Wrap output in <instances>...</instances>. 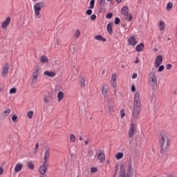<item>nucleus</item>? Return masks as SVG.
I'll use <instances>...</instances> for the list:
<instances>
[{"label":"nucleus","instance_id":"nucleus-38","mask_svg":"<svg viewBox=\"0 0 177 177\" xmlns=\"http://www.w3.org/2000/svg\"><path fill=\"white\" fill-rule=\"evenodd\" d=\"M12 122H15V124H16V122H17V115H12Z\"/></svg>","mask_w":177,"mask_h":177},{"label":"nucleus","instance_id":"nucleus-28","mask_svg":"<svg viewBox=\"0 0 177 177\" xmlns=\"http://www.w3.org/2000/svg\"><path fill=\"white\" fill-rule=\"evenodd\" d=\"M94 38L97 41H102V42H106V38L103 37L102 35H95Z\"/></svg>","mask_w":177,"mask_h":177},{"label":"nucleus","instance_id":"nucleus-44","mask_svg":"<svg viewBox=\"0 0 177 177\" xmlns=\"http://www.w3.org/2000/svg\"><path fill=\"white\" fill-rule=\"evenodd\" d=\"M121 20H120V18L116 17L115 19V24L118 25L120 23Z\"/></svg>","mask_w":177,"mask_h":177},{"label":"nucleus","instance_id":"nucleus-57","mask_svg":"<svg viewBox=\"0 0 177 177\" xmlns=\"http://www.w3.org/2000/svg\"><path fill=\"white\" fill-rule=\"evenodd\" d=\"M174 93L175 95H177V88H176V90L174 91Z\"/></svg>","mask_w":177,"mask_h":177},{"label":"nucleus","instance_id":"nucleus-2","mask_svg":"<svg viewBox=\"0 0 177 177\" xmlns=\"http://www.w3.org/2000/svg\"><path fill=\"white\" fill-rule=\"evenodd\" d=\"M141 107L142 103L140 102V93L139 92H136L134 95L133 109L131 116L133 120H138L139 114H140Z\"/></svg>","mask_w":177,"mask_h":177},{"label":"nucleus","instance_id":"nucleus-18","mask_svg":"<svg viewBox=\"0 0 177 177\" xmlns=\"http://www.w3.org/2000/svg\"><path fill=\"white\" fill-rule=\"evenodd\" d=\"M119 177H131L128 176V174H126L125 173V167L124 166H121L120 168V176Z\"/></svg>","mask_w":177,"mask_h":177},{"label":"nucleus","instance_id":"nucleus-34","mask_svg":"<svg viewBox=\"0 0 177 177\" xmlns=\"http://www.w3.org/2000/svg\"><path fill=\"white\" fill-rule=\"evenodd\" d=\"M27 115L28 117V118H30V120H31L32 118V115H34V111H30L28 112Z\"/></svg>","mask_w":177,"mask_h":177},{"label":"nucleus","instance_id":"nucleus-37","mask_svg":"<svg viewBox=\"0 0 177 177\" xmlns=\"http://www.w3.org/2000/svg\"><path fill=\"white\" fill-rule=\"evenodd\" d=\"M4 115H9L10 114V109H7L6 111H3Z\"/></svg>","mask_w":177,"mask_h":177},{"label":"nucleus","instance_id":"nucleus-25","mask_svg":"<svg viewBox=\"0 0 177 177\" xmlns=\"http://www.w3.org/2000/svg\"><path fill=\"white\" fill-rule=\"evenodd\" d=\"M142 49H145V44L143 43L138 44L136 48L137 52H142Z\"/></svg>","mask_w":177,"mask_h":177},{"label":"nucleus","instance_id":"nucleus-42","mask_svg":"<svg viewBox=\"0 0 177 177\" xmlns=\"http://www.w3.org/2000/svg\"><path fill=\"white\" fill-rule=\"evenodd\" d=\"M94 172H97V168H96V167H91V174H94Z\"/></svg>","mask_w":177,"mask_h":177},{"label":"nucleus","instance_id":"nucleus-14","mask_svg":"<svg viewBox=\"0 0 177 177\" xmlns=\"http://www.w3.org/2000/svg\"><path fill=\"white\" fill-rule=\"evenodd\" d=\"M109 89V86L104 84L102 88V95L104 96V99H107V90Z\"/></svg>","mask_w":177,"mask_h":177},{"label":"nucleus","instance_id":"nucleus-62","mask_svg":"<svg viewBox=\"0 0 177 177\" xmlns=\"http://www.w3.org/2000/svg\"><path fill=\"white\" fill-rule=\"evenodd\" d=\"M116 92H117V91H116V90H115V93H116Z\"/></svg>","mask_w":177,"mask_h":177},{"label":"nucleus","instance_id":"nucleus-40","mask_svg":"<svg viewBox=\"0 0 177 177\" xmlns=\"http://www.w3.org/2000/svg\"><path fill=\"white\" fill-rule=\"evenodd\" d=\"M106 5V0H100V6H105Z\"/></svg>","mask_w":177,"mask_h":177},{"label":"nucleus","instance_id":"nucleus-19","mask_svg":"<svg viewBox=\"0 0 177 177\" xmlns=\"http://www.w3.org/2000/svg\"><path fill=\"white\" fill-rule=\"evenodd\" d=\"M44 75H46V77H50V78H53V77H56V73L53 71H45L44 73Z\"/></svg>","mask_w":177,"mask_h":177},{"label":"nucleus","instance_id":"nucleus-3","mask_svg":"<svg viewBox=\"0 0 177 177\" xmlns=\"http://www.w3.org/2000/svg\"><path fill=\"white\" fill-rule=\"evenodd\" d=\"M136 121H138V120H133V118L131 117V122L130 124V129L129 130V138L130 139H133V136L135 135V133H136Z\"/></svg>","mask_w":177,"mask_h":177},{"label":"nucleus","instance_id":"nucleus-7","mask_svg":"<svg viewBox=\"0 0 177 177\" xmlns=\"http://www.w3.org/2000/svg\"><path fill=\"white\" fill-rule=\"evenodd\" d=\"M125 174L130 177L133 176V166L132 165V159H129L127 162Z\"/></svg>","mask_w":177,"mask_h":177},{"label":"nucleus","instance_id":"nucleus-24","mask_svg":"<svg viewBox=\"0 0 177 177\" xmlns=\"http://www.w3.org/2000/svg\"><path fill=\"white\" fill-rule=\"evenodd\" d=\"M40 62L45 64V63H48L49 62V59H48V57L46 55H41L39 58Z\"/></svg>","mask_w":177,"mask_h":177},{"label":"nucleus","instance_id":"nucleus-33","mask_svg":"<svg viewBox=\"0 0 177 177\" xmlns=\"http://www.w3.org/2000/svg\"><path fill=\"white\" fill-rule=\"evenodd\" d=\"M80 86L82 88H85V79L82 77L80 80Z\"/></svg>","mask_w":177,"mask_h":177},{"label":"nucleus","instance_id":"nucleus-49","mask_svg":"<svg viewBox=\"0 0 177 177\" xmlns=\"http://www.w3.org/2000/svg\"><path fill=\"white\" fill-rule=\"evenodd\" d=\"M135 78H138V73H133L132 75V79L135 80Z\"/></svg>","mask_w":177,"mask_h":177},{"label":"nucleus","instance_id":"nucleus-21","mask_svg":"<svg viewBox=\"0 0 177 177\" xmlns=\"http://www.w3.org/2000/svg\"><path fill=\"white\" fill-rule=\"evenodd\" d=\"M57 102H62V100L64 99V93H63V91L58 92L57 95Z\"/></svg>","mask_w":177,"mask_h":177},{"label":"nucleus","instance_id":"nucleus-1","mask_svg":"<svg viewBox=\"0 0 177 177\" xmlns=\"http://www.w3.org/2000/svg\"><path fill=\"white\" fill-rule=\"evenodd\" d=\"M171 140H169V136L168 133L165 131H162L159 136V145L160 146V153L161 154H165L169 149V143Z\"/></svg>","mask_w":177,"mask_h":177},{"label":"nucleus","instance_id":"nucleus-11","mask_svg":"<svg viewBox=\"0 0 177 177\" xmlns=\"http://www.w3.org/2000/svg\"><path fill=\"white\" fill-rule=\"evenodd\" d=\"M111 85L115 89L117 88V75L113 73L111 78Z\"/></svg>","mask_w":177,"mask_h":177},{"label":"nucleus","instance_id":"nucleus-41","mask_svg":"<svg viewBox=\"0 0 177 177\" xmlns=\"http://www.w3.org/2000/svg\"><path fill=\"white\" fill-rule=\"evenodd\" d=\"M120 115L121 118H124V117H125V111H124V109H122L120 111Z\"/></svg>","mask_w":177,"mask_h":177},{"label":"nucleus","instance_id":"nucleus-26","mask_svg":"<svg viewBox=\"0 0 177 177\" xmlns=\"http://www.w3.org/2000/svg\"><path fill=\"white\" fill-rule=\"evenodd\" d=\"M159 30H160V31H164L165 30V22L163 21H160L159 22Z\"/></svg>","mask_w":177,"mask_h":177},{"label":"nucleus","instance_id":"nucleus-4","mask_svg":"<svg viewBox=\"0 0 177 177\" xmlns=\"http://www.w3.org/2000/svg\"><path fill=\"white\" fill-rule=\"evenodd\" d=\"M149 84L153 89H157V75L156 73L151 72L149 73Z\"/></svg>","mask_w":177,"mask_h":177},{"label":"nucleus","instance_id":"nucleus-60","mask_svg":"<svg viewBox=\"0 0 177 177\" xmlns=\"http://www.w3.org/2000/svg\"><path fill=\"white\" fill-rule=\"evenodd\" d=\"M108 2H111L113 0H107Z\"/></svg>","mask_w":177,"mask_h":177},{"label":"nucleus","instance_id":"nucleus-10","mask_svg":"<svg viewBox=\"0 0 177 177\" xmlns=\"http://www.w3.org/2000/svg\"><path fill=\"white\" fill-rule=\"evenodd\" d=\"M10 66L9 63H5L2 68V76L6 77L8 73H9Z\"/></svg>","mask_w":177,"mask_h":177},{"label":"nucleus","instance_id":"nucleus-56","mask_svg":"<svg viewBox=\"0 0 177 177\" xmlns=\"http://www.w3.org/2000/svg\"><path fill=\"white\" fill-rule=\"evenodd\" d=\"M139 59H136L135 62H134V63H136V64H138V63H139Z\"/></svg>","mask_w":177,"mask_h":177},{"label":"nucleus","instance_id":"nucleus-48","mask_svg":"<svg viewBox=\"0 0 177 177\" xmlns=\"http://www.w3.org/2000/svg\"><path fill=\"white\" fill-rule=\"evenodd\" d=\"M91 20H96V15H92L91 16Z\"/></svg>","mask_w":177,"mask_h":177},{"label":"nucleus","instance_id":"nucleus-45","mask_svg":"<svg viewBox=\"0 0 177 177\" xmlns=\"http://www.w3.org/2000/svg\"><path fill=\"white\" fill-rule=\"evenodd\" d=\"M106 19H111V17H113V13L109 12V13L106 14Z\"/></svg>","mask_w":177,"mask_h":177},{"label":"nucleus","instance_id":"nucleus-63","mask_svg":"<svg viewBox=\"0 0 177 177\" xmlns=\"http://www.w3.org/2000/svg\"><path fill=\"white\" fill-rule=\"evenodd\" d=\"M0 91H2V88H0Z\"/></svg>","mask_w":177,"mask_h":177},{"label":"nucleus","instance_id":"nucleus-31","mask_svg":"<svg viewBox=\"0 0 177 177\" xmlns=\"http://www.w3.org/2000/svg\"><path fill=\"white\" fill-rule=\"evenodd\" d=\"M172 8H174V3L169 2L167 4V7H166L167 10H171Z\"/></svg>","mask_w":177,"mask_h":177},{"label":"nucleus","instance_id":"nucleus-32","mask_svg":"<svg viewBox=\"0 0 177 177\" xmlns=\"http://www.w3.org/2000/svg\"><path fill=\"white\" fill-rule=\"evenodd\" d=\"M75 136L74 134H71L70 135V142L71 143H74L75 142Z\"/></svg>","mask_w":177,"mask_h":177},{"label":"nucleus","instance_id":"nucleus-17","mask_svg":"<svg viewBox=\"0 0 177 177\" xmlns=\"http://www.w3.org/2000/svg\"><path fill=\"white\" fill-rule=\"evenodd\" d=\"M129 45H131V46H136V45H138V40H136L135 37H131L129 39Z\"/></svg>","mask_w":177,"mask_h":177},{"label":"nucleus","instance_id":"nucleus-55","mask_svg":"<svg viewBox=\"0 0 177 177\" xmlns=\"http://www.w3.org/2000/svg\"><path fill=\"white\" fill-rule=\"evenodd\" d=\"M116 1L118 2V3H121V2H122V0H116Z\"/></svg>","mask_w":177,"mask_h":177},{"label":"nucleus","instance_id":"nucleus-36","mask_svg":"<svg viewBox=\"0 0 177 177\" xmlns=\"http://www.w3.org/2000/svg\"><path fill=\"white\" fill-rule=\"evenodd\" d=\"M106 102L108 104H114V100H113L111 97L108 98Z\"/></svg>","mask_w":177,"mask_h":177},{"label":"nucleus","instance_id":"nucleus-20","mask_svg":"<svg viewBox=\"0 0 177 177\" xmlns=\"http://www.w3.org/2000/svg\"><path fill=\"white\" fill-rule=\"evenodd\" d=\"M23 169V163L18 162L15 167V172H20Z\"/></svg>","mask_w":177,"mask_h":177},{"label":"nucleus","instance_id":"nucleus-35","mask_svg":"<svg viewBox=\"0 0 177 177\" xmlns=\"http://www.w3.org/2000/svg\"><path fill=\"white\" fill-rule=\"evenodd\" d=\"M95 8V0H91L90 1V6L89 8L90 9H93Z\"/></svg>","mask_w":177,"mask_h":177},{"label":"nucleus","instance_id":"nucleus-54","mask_svg":"<svg viewBox=\"0 0 177 177\" xmlns=\"http://www.w3.org/2000/svg\"><path fill=\"white\" fill-rule=\"evenodd\" d=\"M89 143V139L86 140L85 145H88Z\"/></svg>","mask_w":177,"mask_h":177},{"label":"nucleus","instance_id":"nucleus-39","mask_svg":"<svg viewBox=\"0 0 177 177\" xmlns=\"http://www.w3.org/2000/svg\"><path fill=\"white\" fill-rule=\"evenodd\" d=\"M17 92V88H10V93L12 94V93H16Z\"/></svg>","mask_w":177,"mask_h":177},{"label":"nucleus","instance_id":"nucleus-64","mask_svg":"<svg viewBox=\"0 0 177 177\" xmlns=\"http://www.w3.org/2000/svg\"><path fill=\"white\" fill-rule=\"evenodd\" d=\"M77 177H80V176H77Z\"/></svg>","mask_w":177,"mask_h":177},{"label":"nucleus","instance_id":"nucleus-6","mask_svg":"<svg viewBox=\"0 0 177 177\" xmlns=\"http://www.w3.org/2000/svg\"><path fill=\"white\" fill-rule=\"evenodd\" d=\"M39 77V69L36 68L34 70V71L32 73V80L30 83V86L32 87L35 84H37V82L38 81V77Z\"/></svg>","mask_w":177,"mask_h":177},{"label":"nucleus","instance_id":"nucleus-13","mask_svg":"<svg viewBox=\"0 0 177 177\" xmlns=\"http://www.w3.org/2000/svg\"><path fill=\"white\" fill-rule=\"evenodd\" d=\"M161 63H162V56L158 55L155 60V67H156V68L160 67Z\"/></svg>","mask_w":177,"mask_h":177},{"label":"nucleus","instance_id":"nucleus-8","mask_svg":"<svg viewBox=\"0 0 177 177\" xmlns=\"http://www.w3.org/2000/svg\"><path fill=\"white\" fill-rule=\"evenodd\" d=\"M120 13L122 16H126L128 21H131V20H132V15L129 14V8H128V6H124L121 9Z\"/></svg>","mask_w":177,"mask_h":177},{"label":"nucleus","instance_id":"nucleus-9","mask_svg":"<svg viewBox=\"0 0 177 177\" xmlns=\"http://www.w3.org/2000/svg\"><path fill=\"white\" fill-rule=\"evenodd\" d=\"M49 167V163L43 162V164L39 168V172L41 175H45L48 172V168Z\"/></svg>","mask_w":177,"mask_h":177},{"label":"nucleus","instance_id":"nucleus-52","mask_svg":"<svg viewBox=\"0 0 177 177\" xmlns=\"http://www.w3.org/2000/svg\"><path fill=\"white\" fill-rule=\"evenodd\" d=\"M3 174V168L2 167H0V176Z\"/></svg>","mask_w":177,"mask_h":177},{"label":"nucleus","instance_id":"nucleus-23","mask_svg":"<svg viewBox=\"0 0 177 177\" xmlns=\"http://www.w3.org/2000/svg\"><path fill=\"white\" fill-rule=\"evenodd\" d=\"M106 30L109 32V34H110V35H111V34H113V24L109 23L107 24L106 26Z\"/></svg>","mask_w":177,"mask_h":177},{"label":"nucleus","instance_id":"nucleus-30","mask_svg":"<svg viewBox=\"0 0 177 177\" xmlns=\"http://www.w3.org/2000/svg\"><path fill=\"white\" fill-rule=\"evenodd\" d=\"M27 165L29 169H31V171H33V169L35 168V166L34 165V163L32 162V161H29L27 163Z\"/></svg>","mask_w":177,"mask_h":177},{"label":"nucleus","instance_id":"nucleus-22","mask_svg":"<svg viewBox=\"0 0 177 177\" xmlns=\"http://www.w3.org/2000/svg\"><path fill=\"white\" fill-rule=\"evenodd\" d=\"M107 109H108V113L109 114H113V113L115 111L114 109V104H108Z\"/></svg>","mask_w":177,"mask_h":177},{"label":"nucleus","instance_id":"nucleus-12","mask_svg":"<svg viewBox=\"0 0 177 177\" xmlns=\"http://www.w3.org/2000/svg\"><path fill=\"white\" fill-rule=\"evenodd\" d=\"M49 157H50V151L47 149L44 152L43 162L48 163V161H49Z\"/></svg>","mask_w":177,"mask_h":177},{"label":"nucleus","instance_id":"nucleus-43","mask_svg":"<svg viewBox=\"0 0 177 177\" xmlns=\"http://www.w3.org/2000/svg\"><path fill=\"white\" fill-rule=\"evenodd\" d=\"M164 68H165V67L163 65H161V66L159 67L158 71L159 73H161V71H164Z\"/></svg>","mask_w":177,"mask_h":177},{"label":"nucleus","instance_id":"nucleus-15","mask_svg":"<svg viewBox=\"0 0 177 177\" xmlns=\"http://www.w3.org/2000/svg\"><path fill=\"white\" fill-rule=\"evenodd\" d=\"M97 158L101 162H104V160H106V156H104V151H100L97 154Z\"/></svg>","mask_w":177,"mask_h":177},{"label":"nucleus","instance_id":"nucleus-27","mask_svg":"<svg viewBox=\"0 0 177 177\" xmlns=\"http://www.w3.org/2000/svg\"><path fill=\"white\" fill-rule=\"evenodd\" d=\"M81 36V30L77 29L73 35V37L75 39H78V37Z\"/></svg>","mask_w":177,"mask_h":177},{"label":"nucleus","instance_id":"nucleus-53","mask_svg":"<svg viewBox=\"0 0 177 177\" xmlns=\"http://www.w3.org/2000/svg\"><path fill=\"white\" fill-rule=\"evenodd\" d=\"M38 149H39V145L38 143H37L35 145V149L37 151V150H38Z\"/></svg>","mask_w":177,"mask_h":177},{"label":"nucleus","instance_id":"nucleus-50","mask_svg":"<svg viewBox=\"0 0 177 177\" xmlns=\"http://www.w3.org/2000/svg\"><path fill=\"white\" fill-rule=\"evenodd\" d=\"M44 103H48V102H49V98H48V97H45L44 98Z\"/></svg>","mask_w":177,"mask_h":177},{"label":"nucleus","instance_id":"nucleus-58","mask_svg":"<svg viewBox=\"0 0 177 177\" xmlns=\"http://www.w3.org/2000/svg\"><path fill=\"white\" fill-rule=\"evenodd\" d=\"M83 140L82 136H80L79 138V140Z\"/></svg>","mask_w":177,"mask_h":177},{"label":"nucleus","instance_id":"nucleus-46","mask_svg":"<svg viewBox=\"0 0 177 177\" xmlns=\"http://www.w3.org/2000/svg\"><path fill=\"white\" fill-rule=\"evenodd\" d=\"M167 70H171L172 68V64H168L166 65Z\"/></svg>","mask_w":177,"mask_h":177},{"label":"nucleus","instance_id":"nucleus-51","mask_svg":"<svg viewBox=\"0 0 177 177\" xmlns=\"http://www.w3.org/2000/svg\"><path fill=\"white\" fill-rule=\"evenodd\" d=\"M131 91H132V92H135L136 91V88L135 87V85H132Z\"/></svg>","mask_w":177,"mask_h":177},{"label":"nucleus","instance_id":"nucleus-59","mask_svg":"<svg viewBox=\"0 0 177 177\" xmlns=\"http://www.w3.org/2000/svg\"><path fill=\"white\" fill-rule=\"evenodd\" d=\"M167 41H171V38H167Z\"/></svg>","mask_w":177,"mask_h":177},{"label":"nucleus","instance_id":"nucleus-29","mask_svg":"<svg viewBox=\"0 0 177 177\" xmlns=\"http://www.w3.org/2000/svg\"><path fill=\"white\" fill-rule=\"evenodd\" d=\"M116 160H121L122 158H124V153L119 152L115 156Z\"/></svg>","mask_w":177,"mask_h":177},{"label":"nucleus","instance_id":"nucleus-47","mask_svg":"<svg viewBox=\"0 0 177 177\" xmlns=\"http://www.w3.org/2000/svg\"><path fill=\"white\" fill-rule=\"evenodd\" d=\"M86 15H88V16H91V15H92V10H87Z\"/></svg>","mask_w":177,"mask_h":177},{"label":"nucleus","instance_id":"nucleus-16","mask_svg":"<svg viewBox=\"0 0 177 177\" xmlns=\"http://www.w3.org/2000/svg\"><path fill=\"white\" fill-rule=\"evenodd\" d=\"M10 17H8L6 19V20L1 24V28L5 29L10 24Z\"/></svg>","mask_w":177,"mask_h":177},{"label":"nucleus","instance_id":"nucleus-61","mask_svg":"<svg viewBox=\"0 0 177 177\" xmlns=\"http://www.w3.org/2000/svg\"><path fill=\"white\" fill-rule=\"evenodd\" d=\"M40 177H46V176L41 174V176H40Z\"/></svg>","mask_w":177,"mask_h":177},{"label":"nucleus","instance_id":"nucleus-5","mask_svg":"<svg viewBox=\"0 0 177 177\" xmlns=\"http://www.w3.org/2000/svg\"><path fill=\"white\" fill-rule=\"evenodd\" d=\"M42 8H44V2L42 1H39L34 5L33 9L35 15L37 17H39V15H41V10H42Z\"/></svg>","mask_w":177,"mask_h":177}]
</instances>
